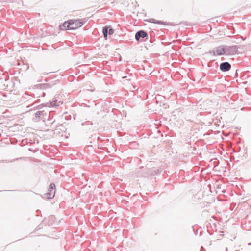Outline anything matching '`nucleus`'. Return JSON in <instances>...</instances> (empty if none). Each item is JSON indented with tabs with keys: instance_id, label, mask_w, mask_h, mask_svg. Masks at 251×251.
Returning <instances> with one entry per match:
<instances>
[{
	"instance_id": "1",
	"label": "nucleus",
	"mask_w": 251,
	"mask_h": 251,
	"mask_svg": "<svg viewBox=\"0 0 251 251\" xmlns=\"http://www.w3.org/2000/svg\"><path fill=\"white\" fill-rule=\"evenodd\" d=\"M30 108L27 113L32 116V120L38 122L40 120L45 121L48 117L49 110L47 107L42 105L35 106V104L27 107Z\"/></svg>"
},
{
	"instance_id": "23",
	"label": "nucleus",
	"mask_w": 251,
	"mask_h": 251,
	"mask_svg": "<svg viewBox=\"0 0 251 251\" xmlns=\"http://www.w3.org/2000/svg\"><path fill=\"white\" fill-rule=\"evenodd\" d=\"M126 76L122 77L123 78H126Z\"/></svg>"
},
{
	"instance_id": "6",
	"label": "nucleus",
	"mask_w": 251,
	"mask_h": 251,
	"mask_svg": "<svg viewBox=\"0 0 251 251\" xmlns=\"http://www.w3.org/2000/svg\"><path fill=\"white\" fill-rule=\"evenodd\" d=\"M225 47L226 55H228L235 54L237 52L239 48L238 46L237 45L226 46Z\"/></svg>"
},
{
	"instance_id": "5",
	"label": "nucleus",
	"mask_w": 251,
	"mask_h": 251,
	"mask_svg": "<svg viewBox=\"0 0 251 251\" xmlns=\"http://www.w3.org/2000/svg\"><path fill=\"white\" fill-rule=\"evenodd\" d=\"M55 193V185L54 183H50L49 186L48 192L44 194L45 197L48 199L54 198Z\"/></svg>"
},
{
	"instance_id": "22",
	"label": "nucleus",
	"mask_w": 251,
	"mask_h": 251,
	"mask_svg": "<svg viewBox=\"0 0 251 251\" xmlns=\"http://www.w3.org/2000/svg\"><path fill=\"white\" fill-rule=\"evenodd\" d=\"M45 96V93L43 92L42 94V96L44 97Z\"/></svg>"
},
{
	"instance_id": "14",
	"label": "nucleus",
	"mask_w": 251,
	"mask_h": 251,
	"mask_svg": "<svg viewBox=\"0 0 251 251\" xmlns=\"http://www.w3.org/2000/svg\"><path fill=\"white\" fill-rule=\"evenodd\" d=\"M9 78V76L7 75H5L3 74L2 75V76L0 77V83L1 84H3L4 85L5 84L4 83V81H7V80Z\"/></svg>"
},
{
	"instance_id": "19",
	"label": "nucleus",
	"mask_w": 251,
	"mask_h": 251,
	"mask_svg": "<svg viewBox=\"0 0 251 251\" xmlns=\"http://www.w3.org/2000/svg\"><path fill=\"white\" fill-rule=\"evenodd\" d=\"M114 31L113 28H110V29L108 30V34L110 35H112L114 33Z\"/></svg>"
},
{
	"instance_id": "2",
	"label": "nucleus",
	"mask_w": 251,
	"mask_h": 251,
	"mask_svg": "<svg viewBox=\"0 0 251 251\" xmlns=\"http://www.w3.org/2000/svg\"><path fill=\"white\" fill-rule=\"evenodd\" d=\"M71 30L77 29L81 27L84 21L83 19H71L69 20Z\"/></svg>"
},
{
	"instance_id": "12",
	"label": "nucleus",
	"mask_w": 251,
	"mask_h": 251,
	"mask_svg": "<svg viewBox=\"0 0 251 251\" xmlns=\"http://www.w3.org/2000/svg\"><path fill=\"white\" fill-rule=\"evenodd\" d=\"M62 104V102L59 101H58L57 99L55 98H53L52 99V100L50 102V106L52 107H56L57 106H59L61 104Z\"/></svg>"
},
{
	"instance_id": "16",
	"label": "nucleus",
	"mask_w": 251,
	"mask_h": 251,
	"mask_svg": "<svg viewBox=\"0 0 251 251\" xmlns=\"http://www.w3.org/2000/svg\"><path fill=\"white\" fill-rule=\"evenodd\" d=\"M52 124L51 125L50 127L52 129H55L57 127H59V126H62V125H59L58 123H56L55 120H53V121L52 122Z\"/></svg>"
},
{
	"instance_id": "9",
	"label": "nucleus",
	"mask_w": 251,
	"mask_h": 251,
	"mask_svg": "<svg viewBox=\"0 0 251 251\" xmlns=\"http://www.w3.org/2000/svg\"><path fill=\"white\" fill-rule=\"evenodd\" d=\"M216 55H223L226 54V47L223 45L217 47L216 49Z\"/></svg>"
},
{
	"instance_id": "13",
	"label": "nucleus",
	"mask_w": 251,
	"mask_h": 251,
	"mask_svg": "<svg viewBox=\"0 0 251 251\" xmlns=\"http://www.w3.org/2000/svg\"><path fill=\"white\" fill-rule=\"evenodd\" d=\"M108 28L109 27L105 26L103 27L102 29V33L105 39H107V36L108 34Z\"/></svg>"
},
{
	"instance_id": "26",
	"label": "nucleus",
	"mask_w": 251,
	"mask_h": 251,
	"mask_svg": "<svg viewBox=\"0 0 251 251\" xmlns=\"http://www.w3.org/2000/svg\"><path fill=\"white\" fill-rule=\"evenodd\" d=\"M238 251V250H236V251Z\"/></svg>"
},
{
	"instance_id": "18",
	"label": "nucleus",
	"mask_w": 251,
	"mask_h": 251,
	"mask_svg": "<svg viewBox=\"0 0 251 251\" xmlns=\"http://www.w3.org/2000/svg\"><path fill=\"white\" fill-rule=\"evenodd\" d=\"M82 125L83 126H86V125H90L91 126H92L93 125V123L91 122L88 121L83 123L82 124Z\"/></svg>"
},
{
	"instance_id": "4",
	"label": "nucleus",
	"mask_w": 251,
	"mask_h": 251,
	"mask_svg": "<svg viewBox=\"0 0 251 251\" xmlns=\"http://www.w3.org/2000/svg\"><path fill=\"white\" fill-rule=\"evenodd\" d=\"M135 38L138 42L144 41V39H147L148 38V34L147 31L140 30L135 33Z\"/></svg>"
},
{
	"instance_id": "17",
	"label": "nucleus",
	"mask_w": 251,
	"mask_h": 251,
	"mask_svg": "<svg viewBox=\"0 0 251 251\" xmlns=\"http://www.w3.org/2000/svg\"><path fill=\"white\" fill-rule=\"evenodd\" d=\"M152 171L154 174L153 175H154L157 173H160L161 172V171L159 169L155 170V169H152L151 170V172H152Z\"/></svg>"
},
{
	"instance_id": "20",
	"label": "nucleus",
	"mask_w": 251,
	"mask_h": 251,
	"mask_svg": "<svg viewBox=\"0 0 251 251\" xmlns=\"http://www.w3.org/2000/svg\"><path fill=\"white\" fill-rule=\"evenodd\" d=\"M209 53L211 54H213V55H216V50H213L212 51H209Z\"/></svg>"
},
{
	"instance_id": "10",
	"label": "nucleus",
	"mask_w": 251,
	"mask_h": 251,
	"mask_svg": "<svg viewBox=\"0 0 251 251\" xmlns=\"http://www.w3.org/2000/svg\"><path fill=\"white\" fill-rule=\"evenodd\" d=\"M147 21L150 23H154V24H161V25H175L170 24V23H166V22L157 20L153 18H151L149 20H147Z\"/></svg>"
},
{
	"instance_id": "24",
	"label": "nucleus",
	"mask_w": 251,
	"mask_h": 251,
	"mask_svg": "<svg viewBox=\"0 0 251 251\" xmlns=\"http://www.w3.org/2000/svg\"><path fill=\"white\" fill-rule=\"evenodd\" d=\"M29 150H30V151H32V149L29 148Z\"/></svg>"
},
{
	"instance_id": "8",
	"label": "nucleus",
	"mask_w": 251,
	"mask_h": 251,
	"mask_svg": "<svg viewBox=\"0 0 251 251\" xmlns=\"http://www.w3.org/2000/svg\"><path fill=\"white\" fill-rule=\"evenodd\" d=\"M58 82V80H53L50 83L39 84V86L41 89H46L52 87L53 85H55Z\"/></svg>"
},
{
	"instance_id": "3",
	"label": "nucleus",
	"mask_w": 251,
	"mask_h": 251,
	"mask_svg": "<svg viewBox=\"0 0 251 251\" xmlns=\"http://www.w3.org/2000/svg\"><path fill=\"white\" fill-rule=\"evenodd\" d=\"M153 171L151 172V169L148 168L142 167L136 172L137 177H148L151 175H153Z\"/></svg>"
},
{
	"instance_id": "11",
	"label": "nucleus",
	"mask_w": 251,
	"mask_h": 251,
	"mask_svg": "<svg viewBox=\"0 0 251 251\" xmlns=\"http://www.w3.org/2000/svg\"><path fill=\"white\" fill-rule=\"evenodd\" d=\"M70 24L69 20L65 22L62 25L60 26L61 30H71L70 28Z\"/></svg>"
},
{
	"instance_id": "21",
	"label": "nucleus",
	"mask_w": 251,
	"mask_h": 251,
	"mask_svg": "<svg viewBox=\"0 0 251 251\" xmlns=\"http://www.w3.org/2000/svg\"><path fill=\"white\" fill-rule=\"evenodd\" d=\"M49 114L50 115V118H49L50 119H51V120H52L53 116L52 113H51L49 111Z\"/></svg>"
},
{
	"instance_id": "25",
	"label": "nucleus",
	"mask_w": 251,
	"mask_h": 251,
	"mask_svg": "<svg viewBox=\"0 0 251 251\" xmlns=\"http://www.w3.org/2000/svg\"><path fill=\"white\" fill-rule=\"evenodd\" d=\"M226 251H227V248H226Z\"/></svg>"
},
{
	"instance_id": "7",
	"label": "nucleus",
	"mask_w": 251,
	"mask_h": 251,
	"mask_svg": "<svg viewBox=\"0 0 251 251\" xmlns=\"http://www.w3.org/2000/svg\"><path fill=\"white\" fill-rule=\"evenodd\" d=\"M231 68V65L228 62H222L219 65V69L222 72L229 71Z\"/></svg>"
},
{
	"instance_id": "15",
	"label": "nucleus",
	"mask_w": 251,
	"mask_h": 251,
	"mask_svg": "<svg viewBox=\"0 0 251 251\" xmlns=\"http://www.w3.org/2000/svg\"><path fill=\"white\" fill-rule=\"evenodd\" d=\"M50 115L48 114V117L47 119H46V121H45L46 125L47 126H50L52 124V122L53 121V120H51V119H50Z\"/></svg>"
}]
</instances>
